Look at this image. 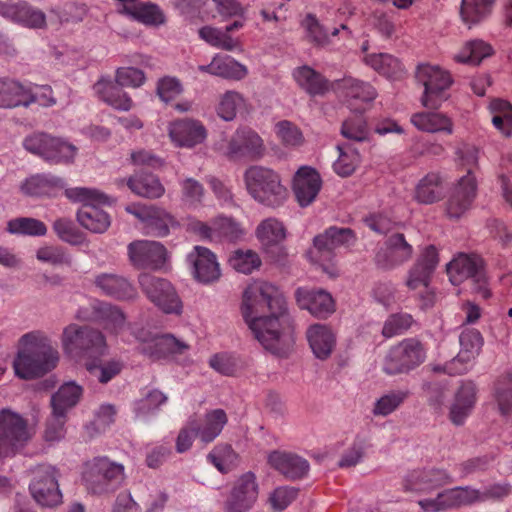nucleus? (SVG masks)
<instances>
[{
    "label": "nucleus",
    "mask_w": 512,
    "mask_h": 512,
    "mask_svg": "<svg viewBox=\"0 0 512 512\" xmlns=\"http://www.w3.org/2000/svg\"><path fill=\"white\" fill-rule=\"evenodd\" d=\"M217 76L225 79L241 80L246 77L247 68L231 57H218Z\"/></svg>",
    "instance_id": "nucleus-62"
},
{
    "label": "nucleus",
    "mask_w": 512,
    "mask_h": 512,
    "mask_svg": "<svg viewBox=\"0 0 512 512\" xmlns=\"http://www.w3.org/2000/svg\"><path fill=\"white\" fill-rule=\"evenodd\" d=\"M492 54V47L482 40H473L454 56L459 63L478 65L484 58Z\"/></svg>",
    "instance_id": "nucleus-49"
},
{
    "label": "nucleus",
    "mask_w": 512,
    "mask_h": 512,
    "mask_svg": "<svg viewBox=\"0 0 512 512\" xmlns=\"http://www.w3.org/2000/svg\"><path fill=\"white\" fill-rule=\"evenodd\" d=\"M264 153L261 137L250 128H239L228 142L226 154L230 159H258Z\"/></svg>",
    "instance_id": "nucleus-23"
},
{
    "label": "nucleus",
    "mask_w": 512,
    "mask_h": 512,
    "mask_svg": "<svg viewBox=\"0 0 512 512\" xmlns=\"http://www.w3.org/2000/svg\"><path fill=\"white\" fill-rule=\"evenodd\" d=\"M244 179L248 193L265 206H279L287 197V190L281 184L279 175L270 168L251 166L245 171Z\"/></svg>",
    "instance_id": "nucleus-6"
},
{
    "label": "nucleus",
    "mask_w": 512,
    "mask_h": 512,
    "mask_svg": "<svg viewBox=\"0 0 512 512\" xmlns=\"http://www.w3.org/2000/svg\"><path fill=\"white\" fill-rule=\"evenodd\" d=\"M189 345L172 334L155 335L140 343L138 350L153 361L184 355Z\"/></svg>",
    "instance_id": "nucleus-22"
},
{
    "label": "nucleus",
    "mask_w": 512,
    "mask_h": 512,
    "mask_svg": "<svg viewBox=\"0 0 512 512\" xmlns=\"http://www.w3.org/2000/svg\"><path fill=\"white\" fill-rule=\"evenodd\" d=\"M277 135L285 146L298 147L304 142L301 130L292 122L284 120L276 125Z\"/></svg>",
    "instance_id": "nucleus-63"
},
{
    "label": "nucleus",
    "mask_w": 512,
    "mask_h": 512,
    "mask_svg": "<svg viewBox=\"0 0 512 512\" xmlns=\"http://www.w3.org/2000/svg\"><path fill=\"white\" fill-rule=\"evenodd\" d=\"M82 395V388L73 382L62 385L51 398V406L57 412L67 413L74 407Z\"/></svg>",
    "instance_id": "nucleus-45"
},
{
    "label": "nucleus",
    "mask_w": 512,
    "mask_h": 512,
    "mask_svg": "<svg viewBox=\"0 0 512 512\" xmlns=\"http://www.w3.org/2000/svg\"><path fill=\"white\" fill-rule=\"evenodd\" d=\"M125 210L142 222L141 229L149 236L165 237L169 234L170 227L177 224L171 214L155 206L130 204Z\"/></svg>",
    "instance_id": "nucleus-15"
},
{
    "label": "nucleus",
    "mask_w": 512,
    "mask_h": 512,
    "mask_svg": "<svg viewBox=\"0 0 512 512\" xmlns=\"http://www.w3.org/2000/svg\"><path fill=\"white\" fill-rule=\"evenodd\" d=\"M206 129L201 122L193 119H180L169 126V136L178 147L192 148L206 138Z\"/></svg>",
    "instance_id": "nucleus-29"
},
{
    "label": "nucleus",
    "mask_w": 512,
    "mask_h": 512,
    "mask_svg": "<svg viewBox=\"0 0 512 512\" xmlns=\"http://www.w3.org/2000/svg\"><path fill=\"white\" fill-rule=\"evenodd\" d=\"M65 187L62 178L51 174H36L27 178L20 186L21 192L30 197L53 196Z\"/></svg>",
    "instance_id": "nucleus-36"
},
{
    "label": "nucleus",
    "mask_w": 512,
    "mask_h": 512,
    "mask_svg": "<svg viewBox=\"0 0 512 512\" xmlns=\"http://www.w3.org/2000/svg\"><path fill=\"white\" fill-rule=\"evenodd\" d=\"M256 235L272 261L282 263L285 260L286 251L282 242L286 237V231L280 221L275 218L263 220L257 227Z\"/></svg>",
    "instance_id": "nucleus-20"
},
{
    "label": "nucleus",
    "mask_w": 512,
    "mask_h": 512,
    "mask_svg": "<svg viewBox=\"0 0 512 512\" xmlns=\"http://www.w3.org/2000/svg\"><path fill=\"white\" fill-rule=\"evenodd\" d=\"M342 135L356 142L365 141L368 138L369 131L366 121L362 114H355L343 122L341 128Z\"/></svg>",
    "instance_id": "nucleus-60"
},
{
    "label": "nucleus",
    "mask_w": 512,
    "mask_h": 512,
    "mask_svg": "<svg viewBox=\"0 0 512 512\" xmlns=\"http://www.w3.org/2000/svg\"><path fill=\"white\" fill-rule=\"evenodd\" d=\"M386 249L376 254L378 265L391 269L409 261L413 255V247L401 233L391 235L385 242Z\"/></svg>",
    "instance_id": "nucleus-28"
},
{
    "label": "nucleus",
    "mask_w": 512,
    "mask_h": 512,
    "mask_svg": "<svg viewBox=\"0 0 512 512\" xmlns=\"http://www.w3.org/2000/svg\"><path fill=\"white\" fill-rule=\"evenodd\" d=\"M258 497V485L253 473L243 474L235 483L226 503V512H247Z\"/></svg>",
    "instance_id": "nucleus-25"
},
{
    "label": "nucleus",
    "mask_w": 512,
    "mask_h": 512,
    "mask_svg": "<svg viewBox=\"0 0 512 512\" xmlns=\"http://www.w3.org/2000/svg\"><path fill=\"white\" fill-rule=\"evenodd\" d=\"M187 260L192 267L195 279L207 284L220 277V267L216 256L208 248L195 246L188 254Z\"/></svg>",
    "instance_id": "nucleus-26"
},
{
    "label": "nucleus",
    "mask_w": 512,
    "mask_h": 512,
    "mask_svg": "<svg viewBox=\"0 0 512 512\" xmlns=\"http://www.w3.org/2000/svg\"><path fill=\"white\" fill-rule=\"evenodd\" d=\"M477 401V387L472 381H464L457 389L449 411L451 422L460 426L463 425L472 413Z\"/></svg>",
    "instance_id": "nucleus-32"
},
{
    "label": "nucleus",
    "mask_w": 512,
    "mask_h": 512,
    "mask_svg": "<svg viewBox=\"0 0 512 512\" xmlns=\"http://www.w3.org/2000/svg\"><path fill=\"white\" fill-rule=\"evenodd\" d=\"M244 105L245 100L240 93L227 91L220 99L217 113L223 120L231 121L235 118L237 111L243 108Z\"/></svg>",
    "instance_id": "nucleus-59"
},
{
    "label": "nucleus",
    "mask_w": 512,
    "mask_h": 512,
    "mask_svg": "<svg viewBox=\"0 0 512 512\" xmlns=\"http://www.w3.org/2000/svg\"><path fill=\"white\" fill-rule=\"evenodd\" d=\"M207 460L221 473L231 471L238 461V455L229 444H218L207 455Z\"/></svg>",
    "instance_id": "nucleus-50"
},
{
    "label": "nucleus",
    "mask_w": 512,
    "mask_h": 512,
    "mask_svg": "<svg viewBox=\"0 0 512 512\" xmlns=\"http://www.w3.org/2000/svg\"><path fill=\"white\" fill-rule=\"evenodd\" d=\"M460 164L467 168V174L459 179L447 201L446 211L449 217L459 218L470 209L477 193L476 178L473 168L477 167L479 150L464 145L457 151Z\"/></svg>",
    "instance_id": "nucleus-4"
},
{
    "label": "nucleus",
    "mask_w": 512,
    "mask_h": 512,
    "mask_svg": "<svg viewBox=\"0 0 512 512\" xmlns=\"http://www.w3.org/2000/svg\"><path fill=\"white\" fill-rule=\"evenodd\" d=\"M302 27L307 32V37L310 42H312L316 46H325L329 43V38L331 36H337L339 33L338 28H334L333 31L329 34L325 27L319 22L317 17L308 13L301 23Z\"/></svg>",
    "instance_id": "nucleus-53"
},
{
    "label": "nucleus",
    "mask_w": 512,
    "mask_h": 512,
    "mask_svg": "<svg viewBox=\"0 0 512 512\" xmlns=\"http://www.w3.org/2000/svg\"><path fill=\"white\" fill-rule=\"evenodd\" d=\"M509 493L510 486L506 483H495L483 489L459 486L442 490L433 498L420 499L418 505L423 512H441L487 501H499L508 496Z\"/></svg>",
    "instance_id": "nucleus-2"
},
{
    "label": "nucleus",
    "mask_w": 512,
    "mask_h": 512,
    "mask_svg": "<svg viewBox=\"0 0 512 512\" xmlns=\"http://www.w3.org/2000/svg\"><path fill=\"white\" fill-rule=\"evenodd\" d=\"M298 306L308 310L313 316L325 319L335 311L332 296L324 290L298 288L295 292Z\"/></svg>",
    "instance_id": "nucleus-27"
},
{
    "label": "nucleus",
    "mask_w": 512,
    "mask_h": 512,
    "mask_svg": "<svg viewBox=\"0 0 512 512\" xmlns=\"http://www.w3.org/2000/svg\"><path fill=\"white\" fill-rule=\"evenodd\" d=\"M94 90L104 102L115 109L128 111L132 107V99L117 83L101 79L94 85Z\"/></svg>",
    "instance_id": "nucleus-39"
},
{
    "label": "nucleus",
    "mask_w": 512,
    "mask_h": 512,
    "mask_svg": "<svg viewBox=\"0 0 512 512\" xmlns=\"http://www.w3.org/2000/svg\"><path fill=\"white\" fill-rule=\"evenodd\" d=\"M124 479V466L106 456L87 461L82 472L86 489L97 495L115 491Z\"/></svg>",
    "instance_id": "nucleus-8"
},
{
    "label": "nucleus",
    "mask_w": 512,
    "mask_h": 512,
    "mask_svg": "<svg viewBox=\"0 0 512 512\" xmlns=\"http://www.w3.org/2000/svg\"><path fill=\"white\" fill-rule=\"evenodd\" d=\"M25 85L9 78H0V108H15L27 102Z\"/></svg>",
    "instance_id": "nucleus-43"
},
{
    "label": "nucleus",
    "mask_w": 512,
    "mask_h": 512,
    "mask_svg": "<svg viewBox=\"0 0 512 512\" xmlns=\"http://www.w3.org/2000/svg\"><path fill=\"white\" fill-rule=\"evenodd\" d=\"M490 110L493 113L492 123L504 135L512 134V105L502 99H494L490 103Z\"/></svg>",
    "instance_id": "nucleus-52"
},
{
    "label": "nucleus",
    "mask_w": 512,
    "mask_h": 512,
    "mask_svg": "<svg viewBox=\"0 0 512 512\" xmlns=\"http://www.w3.org/2000/svg\"><path fill=\"white\" fill-rule=\"evenodd\" d=\"M196 429V436L204 444L213 442L222 432L228 422V416L223 409H213L206 412L202 419H190Z\"/></svg>",
    "instance_id": "nucleus-33"
},
{
    "label": "nucleus",
    "mask_w": 512,
    "mask_h": 512,
    "mask_svg": "<svg viewBox=\"0 0 512 512\" xmlns=\"http://www.w3.org/2000/svg\"><path fill=\"white\" fill-rule=\"evenodd\" d=\"M122 12L147 25H159L165 20L161 9L156 4L149 2L125 4Z\"/></svg>",
    "instance_id": "nucleus-41"
},
{
    "label": "nucleus",
    "mask_w": 512,
    "mask_h": 512,
    "mask_svg": "<svg viewBox=\"0 0 512 512\" xmlns=\"http://www.w3.org/2000/svg\"><path fill=\"white\" fill-rule=\"evenodd\" d=\"M364 62L388 78H396L403 70L401 62L387 53L367 54Z\"/></svg>",
    "instance_id": "nucleus-46"
},
{
    "label": "nucleus",
    "mask_w": 512,
    "mask_h": 512,
    "mask_svg": "<svg viewBox=\"0 0 512 512\" xmlns=\"http://www.w3.org/2000/svg\"><path fill=\"white\" fill-rule=\"evenodd\" d=\"M241 313L266 350L280 357L288 355L294 343L293 321L278 287L262 280L249 283L242 294Z\"/></svg>",
    "instance_id": "nucleus-1"
},
{
    "label": "nucleus",
    "mask_w": 512,
    "mask_h": 512,
    "mask_svg": "<svg viewBox=\"0 0 512 512\" xmlns=\"http://www.w3.org/2000/svg\"><path fill=\"white\" fill-rule=\"evenodd\" d=\"M94 284L104 295L117 300H129L137 294L135 287L126 278L117 274H98L95 276Z\"/></svg>",
    "instance_id": "nucleus-34"
},
{
    "label": "nucleus",
    "mask_w": 512,
    "mask_h": 512,
    "mask_svg": "<svg viewBox=\"0 0 512 512\" xmlns=\"http://www.w3.org/2000/svg\"><path fill=\"white\" fill-rule=\"evenodd\" d=\"M269 465L289 480L301 479L307 475L308 461L294 453L273 451L268 456Z\"/></svg>",
    "instance_id": "nucleus-31"
},
{
    "label": "nucleus",
    "mask_w": 512,
    "mask_h": 512,
    "mask_svg": "<svg viewBox=\"0 0 512 512\" xmlns=\"http://www.w3.org/2000/svg\"><path fill=\"white\" fill-rule=\"evenodd\" d=\"M441 178L436 173H428L415 189V199L422 204H432L442 197Z\"/></svg>",
    "instance_id": "nucleus-44"
},
{
    "label": "nucleus",
    "mask_w": 512,
    "mask_h": 512,
    "mask_svg": "<svg viewBox=\"0 0 512 512\" xmlns=\"http://www.w3.org/2000/svg\"><path fill=\"white\" fill-rule=\"evenodd\" d=\"M24 347L13 361L15 374L21 379L41 377L54 369L59 355L46 338L28 333L22 336Z\"/></svg>",
    "instance_id": "nucleus-3"
},
{
    "label": "nucleus",
    "mask_w": 512,
    "mask_h": 512,
    "mask_svg": "<svg viewBox=\"0 0 512 512\" xmlns=\"http://www.w3.org/2000/svg\"><path fill=\"white\" fill-rule=\"evenodd\" d=\"M128 255L135 267L157 270L164 266L167 259V250L159 242L137 240L128 245Z\"/></svg>",
    "instance_id": "nucleus-18"
},
{
    "label": "nucleus",
    "mask_w": 512,
    "mask_h": 512,
    "mask_svg": "<svg viewBox=\"0 0 512 512\" xmlns=\"http://www.w3.org/2000/svg\"><path fill=\"white\" fill-rule=\"evenodd\" d=\"M214 236L217 239L235 241L241 237L243 231L240 225L229 217L219 216L213 219Z\"/></svg>",
    "instance_id": "nucleus-61"
},
{
    "label": "nucleus",
    "mask_w": 512,
    "mask_h": 512,
    "mask_svg": "<svg viewBox=\"0 0 512 512\" xmlns=\"http://www.w3.org/2000/svg\"><path fill=\"white\" fill-rule=\"evenodd\" d=\"M229 264L237 272L250 274L260 267L261 260L258 254L252 250H236L230 256Z\"/></svg>",
    "instance_id": "nucleus-57"
},
{
    "label": "nucleus",
    "mask_w": 512,
    "mask_h": 512,
    "mask_svg": "<svg viewBox=\"0 0 512 512\" xmlns=\"http://www.w3.org/2000/svg\"><path fill=\"white\" fill-rule=\"evenodd\" d=\"M459 342L460 359H474L483 346V337L477 329L465 328L459 336Z\"/></svg>",
    "instance_id": "nucleus-56"
},
{
    "label": "nucleus",
    "mask_w": 512,
    "mask_h": 512,
    "mask_svg": "<svg viewBox=\"0 0 512 512\" xmlns=\"http://www.w3.org/2000/svg\"><path fill=\"white\" fill-rule=\"evenodd\" d=\"M356 240V234L352 229L331 226L314 237V247L320 261L331 262L335 257L336 249L349 248L356 243Z\"/></svg>",
    "instance_id": "nucleus-16"
},
{
    "label": "nucleus",
    "mask_w": 512,
    "mask_h": 512,
    "mask_svg": "<svg viewBox=\"0 0 512 512\" xmlns=\"http://www.w3.org/2000/svg\"><path fill=\"white\" fill-rule=\"evenodd\" d=\"M24 148L51 164H70L77 154V147L63 138L38 132L27 136Z\"/></svg>",
    "instance_id": "nucleus-10"
},
{
    "label": "nucleus",
    "mask_w": 512,
    "mask_h": 512,
    "mask_svg": "<svg viewBox=\"0 0 512 512\" xmlns=\"http://www.w3.org/2000/svg\"><path fill=\"white\" fill-rule=\"evenodd\" d=\"M58 477V471L51 465L43 464L34 469L29 489L39 505L52 508L62 502Z\"/></svg>",
    "instance_id": "nucleus-14"
},
{
    "label": "nucleus",
    "mask_w": 512,
    "mask_h": 512,
    "mask_svg": "<svg viewBox=\"0 0 512 512\" xmlns=\"http://www.w3.org/2000/svg\"><path fill=\"white\" fill-rule=\"evenodd\" d=\"M13 0H0V16L31 29H42L46 26L45 13L26 1L12 3Z\"/></svg>",
    "instance_id": "nucleus-21"
},
{
    "label": "nucleus",
    "mask_w": 512,
    "mask_h": 512,
    "mask_svg": "<svg viewBox=\"0 0 512 512\" xmlns=\"http://www.w3.org/2000/svg\"><path fill=\"white\" fill-rule=\"evenodd\" d=\"M129 189L138 196L159 198L165 189L159 179L152 174H135L127 180Z\"/></svg>",
    "instance_id": "nucleus-40"
},
{
    "label": "nucleus",
    "mask_w": 512,
    "mask_h": 512,
    "mask_svg": "<svg viewBox=\"0 0 512 512\" xmlns=\"http://www.w3.org/2000/svg\"><path fill=\"white\" fill-rule=\"evenodd\" d=\"M292 76L297 85L310 96H322L332 89V82L308 65L295 68Z\"/></svg>",
    "instance_id": "nucleus-35"
},
{
    "label": "nucleus",
    "mask_w": 512,
    "mask_h": 512,
    "mask_svg": "<svg viewBox=\"0 0 512 512\" xmlns=\"http://www.w3.org/2000/svg\"><path fill=\"white\" fill-rule=\"evenodd\" d=\"M332 89L356 111L361 110V104L369 103L377 96L375 88L370 83L351 76L332 82Z\"/></svg>",
    "instance_id": "nucleus-19"
},
{
    "label": "nucleus",
    "mask_w": 512,
    "mask_h": 512,
    "mask_svg": "<svg viewBox=\"0 0 512 512\" xmlns=\"http://www.w3.org/2000/svg\"><path fill=\"white\" fill-rule=\"evenodd\" d=\"M494 2L495 0H462V21L470 28L486 20L492 12Z\"/></svg>",
    "instance_id": "nucleus-42"
},
{
    "label": "nucleus",
    "mask_w": 512,
    "mask_h": 512,
    "mask_svg": "<svg viewBox=\"0 0 512 512\" xmlns=\"http://www.w3.org/2000/svg\"><path fill=\"white\" fill-rule=\"evenodd\" d=\"M439 263L438 251L434 245L426 246L408 272L406 285L411 290L428 289L430 279Z\"/></svg>",
    "instance_id": "nucleus-24"
},
{
    "label": "nucleus",
    "mask_w": 512,
    "mask_h": 512,
    "mask_svg": "<svg viewBox=\"0 0 512 512\" xmlns=\"http://www.w3.org/2000/svg\"><path fill=\"white\" fill-rule=\"evenodd\" d=\"M307 339L316 358L326 360L336 345V336L326 325L314 324L307 330Z\"/></svg>",
    "instance_id": "nucleus-37"
},
{
    "label": "nucleus",
    "mask_w": 512,
    "mask_h": 512,
    "mask_svg": "<svg viewBox=\"0 0 512 512\" xmlns=\"http://www.w3.org/2000/svg\"><path fill=\"white\" fill-rule=\"evenodd\" d=\"M85 365L90 376L102 384L111 381L122 370L121 362L117 360L103 362L100 357L86 361Z\"/></svg>",
    "instance_id": "nucleus-47"
},
{
    "label": "nucleus",
    "mask_w": 512,
    "mask_h": 512,
    "mask_svg": "<svg viewBox=\"0 0 512 512\" xmlns=\"http://www.w3.org/2000/svg\"><path fill=\"white\" fill-rule=\"evenodd\" d=\"M138 282L149 301L163 313L173 315L182 313V300L170 281L149 273H142L138 277Z\"/></svg>",
    "instance_id": "nucleus-13"
},
{
    "label": "nucleus",
    "mask_w": 512,
    "mask_h": 512,
    "mask_svg": "<svg viewBox=\"0 0 512 512\" xmlns=\"http://www.w3.org/2000/svg\"><path fill=\"white\" fill-rule=\"evenodd\" d=\"M67 198L81 202L82 206L77 212L79 223L94 233L105 232L111 224L109 215L100 208L106 204L108 197L92 188L76 187L65 190Z\"/></svg>",
    "instance_id": "nucleus-5"
},
{
    "label": "nucleus",
    "mask_w": 512,
    "mask_h": 512,
    "mask_svg": "<svg viewBox=\"0 0 512 512\" xmlns=\"http://www.w3.org/2000/svg\"><path fill=\"white\" fill-rule=\"evenodd\" d=\"M408 390H391L381 396L374 404L372 413L375 416H388L397 410L407 399Z\"/></svg>",
    "instance_id": "nucleus-54"
},
{
    "label": "nucleus",
    "mask_w": 512,
    "mask_h": 512,
    "mask_svg": "<svg viewBox=\"0 0 512 512\" xmlns=\"http://www.w3.org/2000/svg\"><path fill=\"white\" fill-rule=\"evenodd\" d=\"M199 36L211 46L223 49L226 51H234L240 48V41L233 38L230 33L225 29L205 26L199 30Z\"/></svg>",
    "instance_id": "nucleus-48"
},
{
    "label": "nucleus",
    "mask_w": 512,
    "mask_h": 512,
    "mask_svg": "<svg viewBox=\"0 0 512 512\" xmlns=\"http://www.w3.org/2000/svg\"><path fill=\"white\" fill-rule=\"evenodd\" d=\"M411 123L420 131L452 134L453 121L446 114L437 111H422L411 116Z\"/></svg>",
    "instance_id": "nucleus-38"
},
{
    "label": "nucleus",
    "mask_w": 512,
    "mask_h": 512,
    "mask_svg": "<svg viewBox=\"0 0 512 512\" xmlns=\"http://www.w3.org/2000/svg\"><path fill=\"white\" fill-rule=\"evenodd\" d=\"M447 274L450 282L457 286L465 280L473 284V291L482 299L491 296L484 269V261L477 254L459 253L448 265Z\"/></svg>",
    "instance_id": "nucleus-9"
},
{
    "label": "nucleus",
    "mask_w": 512,
    "mask_h": 512,
    "mask_svg": "<svg viewBox=\"0 0 512 512\" xmlns=\"http://www.w3.org/2000/svg\"><path fill=\"white\" fill-rule=\"evenodd\" d=\"M425 359L424 345L415 338H407L390 347L384 357L382 370L390 376L407 374L420 366Z\"/></svg>",
    "instance_id": "nucleus-11"
},
{
    "label": "nucleus",
    "mask_w": 512,
    "mask_h": 512,
    "mask_svg": "<svg viewBox=\"0 0 512 512\" xmlns=\"http://www.w3.org/2000/svg\"><path fill=\"white\" fill-rule=\"evenodd\" d=\"M415 77L424 86L422 105L433 109L440 107L453 83L450 72L438 65L424 63L417 66Z\"/></svg>",
    "instance_id": "nucleus-12"
},
{
    "label": "nucleus",
    "mask_w": 512,
    "mask_h": 512,
    "mask_svg": "<svg viewBox=\"0 0 512 512\" xmlns=\"http://www.w3.org/2000/svg\"><path fill=\"white\" fill-rule=\"evenodd\" d=\"M322 186L320 174L311 167L298 169L293 181V190L300 206L310 205L317 197Z\"/></svg>",
    "instance_id": "nucleus-30"
},
{
    "label": "nucleus",
    "mask_w": 512,
    "mask_h": 512,
    "mask_svg": "<svg viewBox=\"0 0 512 512\" xmlns=\"http://www.w3.org/2000/svg\"><path fill=\"white\" fill-rule=\"evenodd\" d=\"M451 476L442 469H418L409 472L403 479L405 492L428 495L440 487L451 484Z\"/></svg>",
    "instance_id": "nucleus-17"
},
{
    "label": "nucleus",
    "mask_w": 512,
    "mask_h": 512,
    "mask_svg": "<svg viewBox=\"0 0 512 512\" xmlns=\"http://www.w3.org/2000/svg\"><path fill=\"white\" fill-rule=\"evenodd\" d=\"M7 231L11 234L39 237L47 233L44 222L31 217H18L7 223Z\"/></svg>",
    "instance_id": "nucleus-51"
},
{
    "label": "nucleus",
    "mask_w": 512,
    "mask_h": 512,
    "mask_svg": "<svg viewBox=\"0 0 512 512\" xmlns=\"http://www.w3.org/2000/svg\"><path fill=\"white\" fill-rule=\"evenodd\" d=\"M339 156L333 163V169L341 177H348L354 173L360 164L359 153L349 145L338 146Z\"/></svg>",
    "instance_id": "nucleus-55"
},
{
    "label": "nucleus",
    "mask_w": 512,
    "mask_h": 512,
    "mask_svg": "<svg viewBox=\"0 0 512 512\" xmlns=\"http://www.w3.org/2000/svg\"><path fill=\"white\" fill-rule=\"evenodd\" d=\"M61 342L65 353L85 358L86 361L103 356L107 350L104 335L87 325L66 326L62 332Z\"/></svg>",
    "instance_id": "nucleus-7"
},
{
    "label": "nucleus",
    "mask_w": 512,
    "mask_h": 512,
    "mask_svg": "<svg viewBox=\"0 0 512 512\" xmlns=\"http://www.w3.org/2000/svg\"><path fill=\"white\" fill-rule=\"evenodd\" d=\"M57 236L71 245H80L83 242L82 234L75 224L66 218L57 219L53 224Z\"/></svg>",
    "instance_id": "nucleus-64"
},
{
    "label": "nucleus",
    "mask_w": 512,
    "mask_h": 512,
    "mask_svg": "<svg viewBox=\"0 0 512 512\" xmlns=\"http://www.w3.org/2000/svg\"><path fill=\"white\" fill-rule=\"evenodd\" d=\"M495 399L502 415L512 412V375H503L497 380Z\"/></svg>",
    "instance_id": "nucleus-58"
}]
</instances>
